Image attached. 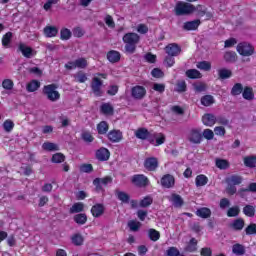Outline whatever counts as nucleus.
<instances>
[{"instance_id":"nucleus-1","label":"nucleus","mask_w":256,"mask_h":256,"mask_svg":"<svg viewBox=\"0 0 256 256\" xmlns=\"http://www.w3.org/2000/svg\"><path fill=\"white\" fill-rule=\"evenodd\" d=\"M122 41L125 43L124 49L126 53L133 55L137 51V45L141 41V37L137 33L128 32L123 36Z\"/></svg>"},{"instance_id":"nucleus-2","label":"nucleus","mask_w":256,"mask_h":256,"mask_svg":"<svg viewBox=\"0 0 256 256\" xmlns=\"http://www.w3.org/2000/svg\"><path fill=\"white\" fill-rule=\"evenodd\" d=\"M57 89H59V85L55 83L44 85L42 89V94L51 103H56V101H59V99H61V93H59Z\"/></svg>"},{"instance_id":"nucleus-3","label":"nucleus","mask_w":256,"mask_h":256,"mask_svg":"<svg viewBox=\"0 0 256 256\" xmlns=\"http://www.w3.org/2000/svg\"><path fill=\"white\" fill-rule=\"evenodd\" d=\"M176 17H183V15H193V4L189 2L178 1L174 7Z\"/></svg>"},{"instance_id":"nucleus-4","label":"nucleus","mask_w":256,"mask_h":256,"mask_svg":"<svg viewBox=\"0 0 256 256\" xmlns=\"http://www.w3.org/2000/svg\"><path fill=\"white\" fill-rule=\"evenodd\" d=\"M187 140L189 143H192V145H201V143H203V134L201 133V129L192 128L187 135Z\"/></svg>"},{"instance_id":"nucleus-5","label":"nucleus","mask_w":256,"mask_h":256,"mask_svg":"<svg viewBox=\"0 0 256 256\" xmlns=\"http://www.w3.org/2000/svg\"><path fill=\"white\" fill-rule=\"evenodd\" d=\"M109 183H113V177L105 176L104 178H95L93 180V185L95 186L97 193H105V188L109 185Z\"/></svg>"},{"instance_id":"nucleus-6","label":"nucleus","mask_w":256,"mask_h":256,"mask_svg":"<svg viewBox=\"0 0 256 256\" xmlns=\"http://www.w3.org/2000/svg\"><path fill=\"white\" fill-rule=\"evenodd\" d=\"M236 49L242 57H251L255 53V47L247 42H240Z\"/></svg>"},{"instance_id":"nucleus-7","label":"nucleus","mask_w":256,"mask_h":256,"mask_svg":"<svg viewBox=\"0 0 256 256\" xmlns=\"http://www.w3.org/2000/svg\"><path fill=\"white\" fill-rule=\"evenodd\" d=\"M131 183L135 185V187H147L149 186V178L144 174H135L131 177Z\"/></svg>"},{"instance_id":"nucleus-8","label":"nucleus","mask_w":256,"mask_h":256,"mask_svg":"<svg viewBox=\"0 0 256 256\" xmlns=\"http://www.w3.org/2000/svg\"><path fill=\"white\" fill-rule=\"evenodd\" d=\"M143 165L146 171H157V169H159V159H157V157H147L145 158Z\"/></svg>"},{"instance_id":"nucleus-9","label":"nucleus","mask_w":256,"mask_h":256,"mask_svg":"<svg viewBox=\"0 0 256 256\" xmlns=\"http://www.w3.org/2000/svg\"><path fill=\"white\" fill-rule=\"evenodd\" d=\"M101 87H103V80L99 77H94L91 82V89L95 97L103 96V90H101Z\"/></svg>"},{"instance_id":"nucleus-10","label":"nucleus","mask_w":256,"mask_h":256,"mask_svg":"<svg viewBox=\"0 0 256 256\" xmlns=\"http://www.w3.org/2000/svg\"><path fill=\"white\" fill-rule=\"evenodd\" d=\"M147 95V89L144 86L136 85L131 88V97L136 101H141Z\"/></svg>"},{"instance_id":"nucleus-11","label":"nucleus","mask_w":256,"mask_h":256,"mask_svg":"<svg viewBox=\"0 0 256 256\" xmlns=\"http://www.w3.org/2000/svg\"><path fill=\"white\" fill-rule=\"evenodd\" d=\"M107 139L110 143H121L123 141V132L117 129L110 130L107 133Z\"/></svg>"},{"instance_id":"nucleus-12","label":"nucleus","mask_w":256,"mask_h":256,"mask_svg":"<svg viewBox=\"0 0 256 256\" xmlns=\"http://www.w3.org/2000/svg\"><path fill=\"white\" fill-rule=\"evenodd\" d=\"M160 183L164 189H173V187H175V176L171 174H165L160 179Z\"/></svg>"},{"instance_id":"nucleus-13","label":"nucleus","mask_w":256,"mask_h":256,"mask_svg":"<svg viewBox=\"0 0 256 256\" xmlns=\"http://www.w3.org/2000/svg\"><path fill=\"white\" fill-rule=\"evenodd\" d=\"M165 53L167 55H170L172 57H179V55H181V46H179V44L177 43H170L168 44L165 48Z\"/></svg>"},{"instance_id":"nucleus-14","label":"nucleus","mask_w":256,"mask_h":256,"mask_svg":"<svg viewBox=\"0 0 256 256\" xmlns=\"http://www.w3.org/2000/svg\"><path fill=\"white\" fill-rule=\"evenodd\" d=\"M18 50L22 53L23 57L26 59H31L37 55V51L33 50L30 46L25 45L24 43H20L18 45Z\"/></svg>"},{"instance_id":"nucleus-15","label":"nucleus","mask_w":256,"mask_h":256,"mask_svg":"<svg viewBox=\"0 0 256 256\" xmlns=\"http://www.w3.org/2000/svg\"><path fill=\"white\" fill-rule=\"evenodd\" d=\"M95 157L97 161H101V162L109 161L111 157V152L109 151V149L105 147H100L98 150H96Z\"/></svg>"},{"instance_id":"nucleus-16","label":"nucleus","mask_w":256,"mask_h":256,"mask_svg":"<svg viewBox=\"0 0 256 256\" xmlns=\"http://www.w3.org/2000/svg\"><path fill=\"white\" fill-rule=\"evenodd\" d=\"M90 213L95 219H99L102 215H105V205L102 203H96L91 207Z\"/></svg>"},{"instance_id":"nucleus-17","label":"nucleus","mask_w":256,"mask_h":256,"mask_svg":"<svg viewBox=\"0 0 256 256\" xmlns=\"http://www.w3.org/2000/svg\"><path fill=\"white\" fill-rule=\"evenodd\" d=\"M201 25L200 19L184 22L182 29L183 31H197Z\"/></svg>"},{"instance_id":"nucleus-18","label":"nucleus","mask_w":256,"mask_h":256,"mask_svg":"<svg viewBox=\"0 0 256 256\" xmlns=\"http://www.w3.org/2000/svg\"><path fill=\"white\" fill-rule=\"evenodd\" d=\"M202 123L205 125V127H213V125L217 123V116L212 113H205L202 116Z\"/></svg>"},{"instance_id":"nucleus-19","label":"nucleus","mask_w":256,"mask_h":256,"mask_svg":"<svg viewBox=\"0 0 256 256\" xmlns=\"http://www.w3.org/2000/svg\"><path fill=\"white\" fill-rule=\"evenodd\" d=\"M43 34L48 39H52L53 37H57V35H59V28L56 26L47 25L43 29Z\"/></svg>"},{"instance_id":"nucleus-20","label":"nucleus","mask_w":256,"mask_h":256,"mask_svg":"<svg viewBox=\"0 0 256 256\" xmlns=\"http://www.w3.org/2000/svg\"><path fill=\"white\" fill-rule=\"evenodd\" d=\"M106 57L110 63H119L121 61V52L117 50H110L106 54Z\"/></svg>"},{"instance_id":"nucleus-21","label":"nucleus","mask_w":256,"mask_h":256,"mask_svg":"<svg viewBox=\"0 0 256 256\" xmlns=\"http://www.w3.org/2000/svg\"><path fill=\"white\" fill-rule=\"evenodd\" d=\"M242 97L246 101H253V99H255V92L253 91V87L245 86L244 90L242 91Z\"/></svg>"},{"instance_id":"nucleus-22","label":"nucleus","mask_w":256,"mask_h":256,"mask_svg":"<svg viewBox=\"0 0 256 256\" xmlns=\"http://www.w3.org/2000/svg\"><path fill=\"white\" fill-rule=\"evenodd\" d=\"M70 239L72 245H75V247H81L85 243V238L81 233H74Z\"/></svg>"},{"instance_id":"nucleus-23","label":"nucleus","mask_w":256,"mask_h":256,"mask_svg":"<svg viewBox=\"0 0 256 256\" xmlns=\"http://www.w3.org/2000/svg\"><path fill=\"white\" fill-rule=\"evenodd\" d=\"M231 229L234 231H243L245 227V220L243 218H237L230 224Z\"/></svg>"},{"instance_id":"nucleus-24","label":"nucleus","mask_w":256,"mask_h":256,"mask_svg":"<svg viewBox=\"0 0 256 256\" xmlns=\"http://www.w3.org/2000/svg\"><path fill=\"white\" fill-rule=\"evenodd\" d=\"M149 135V130L145 127L138 128L135 131V137L140 139L141 141H147V137Z\"/></svg>"},{"instance_id":"nucleus-25","label":"nucleus","mask_w":256,"mask_h":256,"mask_svg":"<svg viewBox=\"0 0 256 256\" xmlns=\"http://www.w3.org/2000/svg\"><path fill=\"white\" fill-rule=\"evenodd\" d=\"M100 112L102 115H113L115 113V108L110 103H102L100 106Z\"/></svg>"},{"instance_id":"nucleus-26","label":"nucleus","mask_w":256,"mask_h":256,"mask_svg":"<svg viewBox=\"0 0 256 256\" xmlns=\"http://www.w3.org/2000/svg\"><path fill=\"white\" fill-rule=\"evenodd\" d=\"M197 243V239L191 238L190 241L185 246L184 251L186 253H195L197 251Z\"/></svg>"},{"instance_id":"nucleus-27","label":"nucleus","mask_w":256,"mask_h":256,"mask_svg":"<svg viewBox=\"0 0 256 256\" xmlns=\"http://www.w3.org/2000/svg\"><path fill=\"white\" fill-rule=\"evenodd\" d=\"M209 183V178L205 174L197 175L195 178L196 187H205Z\"/></svg>"},{"instance_id":"nucleus-28","label":"nucleus","mask_w":256,"mask_h":256,"mask_svg":"<svg viewBox=\"0 0 256 256\" xmlns=\"http://www.w3.org/2000/svg\"><path fill=\"white\" fill-rule=\"evenodd\" d=\"M245 193H256V182H251L247 188H241L239 190L240 197H245Z\"/></svg>"},{"instance_id":"nucleus-29","label":"nucleus","mask_w":256,"mask_h":256,"mask_svg":"<svg viewBox=\"0 0 256 256\" xmlns=\"http://www.w3.org/2000/svg\"><path fill=\"white\" fill-rule=\"evenodd\" d=\"M195 12L198 17H205V15H209V13H207V7L201 4H197L196 6L193 5V13Z\"/></svg>"},{"instance_id":"nucleus-30","label":"nucleus","mask_w":256,"mask_h":256,"mask_svg":"<svg viewBox=\"0 0 256 256\" xmlns=\"http://www.w3.org/2000/svg\"><path fill=\"white\" fill-rule=\"evenodd\" d=\"M223 59L226 63H235L237 61V52L226 51L224 53Z\"/></svg>"},{"instance_id":"nucleus-31","label":"nucleus","mask_w":256,"mask_h":256,"mask_svg":"<svg viewBox=\"0 0 256 256\" xmlns=\"http://www.w3.org/2000/svg\"><path fill=\"white\" fill-rule=\"evenodd\" d=\"M170 201L173 203L174 207H181L182 205H185L183 197L179 194L172 193Z\"/></svg>"},{"instance_id":"nucleus-32","label":"nucleus","mask_w":256,"mask_h":256,"mask_svg":"<svg viewBox=\"0 0 256 256\" xmlns=\"http://www.w3.org/2000/svg\"><path fill=\"white\" fill-rule=\"evenodd\" d=\"M98 135H107L109 132V123L107 121H101L97 124Z\"/></svg>"},{"instance_id":"nucleus-33","label":"nucleus","mask_w":256,"mask_h":256,"mask_svg":"<svg viewBox=\"0 0 256 256\" xmlns=\"http://www.w3.org/2000/svg\"><path fill=\"white\" fill-rule=\"evenodd\" d=\"M11 41H13V32H7L2 36V47L9 49Z\"/></svg>"},{"instance_id":"nucleus-34","label":"nucleus","mask_w":256,"mask_h":256,"mask_svg":"<svg viewBox=\"0 0 256 256\" xmlns=\"http://www.w3.org/2000/svg\"><path fill=\"white\" fill-rule=\"evenodd\" d=\"M196 215L197 217H201V219H209V217H211V209L207 207L199 208L196 211Z\"/></svg>"},{"instance_id":"nucleus-35","label":"nucleus","mask_w":256,"mask_h":256,"mask_svg":"<svg viewBox=\"0 0 256 256\" xmlns=\"http://www.w3.org/2000/svg\"><path fill=\"white\" fill-rule=\"evenodd\" d=\"M215 165L218 169L225 171V169H229L231 164H229V160L216 158Z\"/></svg>"},{"instance_id":"nucleus-36","label":"nucleus","mask_w":256,"mask_h":256,"mask_svg":"<svg viewBox=\"0 0 256 256\" xmlns=\"http://www.w3.org/2000/svg\"><path fill=\"white\" fill-rule=\"evenodd\" d=\"M39 87H41V82L38 80H32L26 85V90L28 93H35Z\"/></svg>"},{"instance_id":"nucleus-37","label":"nucleus","mask_w":256,"mask_h":256,"mask_svg":"<svg viewBox=\"0 0 256 256\" xmlns=\"http://www.w3.org/2000/svg\"><path fill=\"white\" fill-rule=\"evenodd\" d=\"M226 182L228 185H241V183H243V177L234 174L227 178Z\"/></svg>"},{"instance_id":"nucleus-38","label":"nucleus","mask_w":256,"mask_h":256,"mask_svg":"<svg viewBox=\"0 0 256 256\" xmlns=\"http://www.w3.org/2000/svg\"><path fill=\"white\" fill-rule=\"evenodd\" d=\"M115 195L117 199L122 203H129V201L131 200V196H129V194L123 191L116 190Z\"/></svg>"},{"instance_id":"nucleus-39","label":"nucleus","mask_w":256,"mask_h":256,"mask_svg":"<svg viewBox=\"0 0 256 256\" xmlns=\"http://www.w3.org/2000/svg\"><path fill=\"white\" fill-rule=\"evenodd\" d=\"M148 237L150 241H153L155 243L159 241V239H161V232L155 230L154 228H150L148 230Z\"/></svg>"},{"instance_id":"nucleus-40","label":"nucleus","mask_w":256,"mask_h":256,"mask_svg":"<svg viewBox=\"0 0 256 256\" xmlns=\"http://www.w3.org/2000/svg\"><path fill=\"white\" fill-rule=\"evenodd\" d=\"M200 101L204 107H211L215 103V98L211 95H204Z\"/></svg>"},{"instance_id":"nucleus-41","label":"nucleus","mask_w":256,"mask_h":256,"mask_svg":"<svg viewBox=\"0 0 256 256\" xmlns=\"http://www.w3.org/2000/svg\"><path fill=\"white\" fill-rule=\"evenodd\" d=\"M85 209V204L83 202H76L72 205V207L69 210V213L74 214V213H82Z\"/></svg>"},{"instance_id":"nucleus-42","label":"nucleus","mask_w":256,"mask_h":256,"mask_svg":"<svg viewBox=\"0 0 256 256\" xmlns=\"http://www.w3.org/2000/svg\"><path fill=\"white\" fill-rule=\"evenodd\" d=\"M233 76V72L229 69L222 68L218 70V77L219 79L225 80L230 79Z\"/></svg>"},{"instance_id":"nucleus-43","label":"nucleus","mask_w":256,"mask_h":256,"mask_svg":"<svg viewBox=\"0 0 256 256\" xmlns=\"http://www.w3.org/2000/svg\"><path fill=\"white\" fill-rule=\"evenodd\" d=\"M73 37V32L68 28H62L60 30V39L61 41H69Z\"/></svg>"},{"instance_id":"nucleus-44","label":"nucleus","mask_w":256,"mask_h":256,"mask_svg":"<svg viewBox=\"0 0 256 256\" xmlns=\"http://www.w3.org/2000/svg\"><path fill=\"white\" fill-rule=\"evenodd\" d=\"M243 84L241 83H235L231 89V95L232 97H237V95H241L243 93Z\"/></svg>"},{"instance_id":"nucleus-45","label":"nucleus","mask_w":256,"mask_h":256,"mask_svg":"<svg viewBox=\"0 0 256 256\" xmlns=\"http://www.w3.org/2000/svg\"><path fill=\"white\" fill-rule=\"evenodd\" d=\"M244 165L253 169L256 167V156H247L244 158Z\"/></svg>"},{"instance_id":"nucleus-46","label":"nucleus","mask_w":256,"mask_h":256,"mask_svg":"<svg viewBox=\"0 0 256 256\" xmlns=\"http://www.w3.org/2000/svg\"><path fill=\"white\" fill-rule=\"evenodd\" d=\"M243 213L246 217H255V206L247 204L243 207Z\"/></svg>"},{"instance_id":"nucleus-47","label":"nucleus","mask_w":256,"mask_h":256,"mask_svg":"<svg viewBox=\"0 0 256 256\" xmlns=\"http://www.w3.org/2000/svg\"><path fill=\"white\" fill-rule=\"evenodd\" d=\"M232 252L234 253V255H245V246L236 243L232 246Z\"/></svg>"},{"instance_id":"nucleus-48","label":"nucleus","mask_w":256,"mask_h":256,"mask_svg":"<svg viewBox=\"0 0 256 256\" xmlns=\"http://www.w3.org/2000/svg\"><path fill=\"white\" fill-rule=\"evenodd\" d=\"M74 221L75 223H77V225H85V223H87V214L85 213L76 214L74 216Z\"/></svg>"},{"instance_id":"nucleus-49","label":"nucleus","mask_w":256,"mask_h":256,"mask_svg":"<svg viewBox=\"0 0 256 256\" xmlns=\"http://www.w3.org/2000/svg\"><path fill=\"white\" fill-rule=\"evenodd\" d=\"M150 205H153V198L151 196H146L139 202V207L142 209L150 207Z\"/></svg>"},{"instance_id":"nucleus-50","label":"nucleus","mask_w":256,"mask_h":256,"mask_svg":"<svg viewBox=\"0 0 256 256\" xmlns=\"http://www.w3.org/2000/svg\"><path fill=\"white\" fill-rule=\"evenodd\" d=\"M188 79H201V72L197 69H189L186 71Z\"/></svg>"},{"instance_id":"nucleus-51","label":"nucleus","mask_w":256,"mask_h":256,"mask_svg":"<svg viewBox=\"0 0 256 256\" xmlns=\"http://www.w3.org/2000/svg\"><path fill=\"white\" fill-rule=\"evenodd\" d=\"M239 213H241L239 206H233L227 210L226 215L227 217H239Z\"/></svg>"},{"instance_id":"nucleus-52","label":"nucleus","mask_w":256,"mask_h":256,"mask_svg":"<svg viewBox=\"0 0 256 256\" xmlns=\"http://www.w3.org/2000/svg\"><path fill=\"white\" fill-rule=\"evenodd\" d=\"M44 151H59V146L53 142H44L42 145Z\"/></svg>"},{"instance_id":"nucleus-53","label":"nucleus","mask_w":256,"mask_h":256,"mask_svg":"<svg viewBox=\"0 0 256 256\" xmlns=\"http://www.w3.org/2000/svg\"><path fill=\"white\" fill-rule=\"evenodd\" d=\"M3 129L6 133H11L15 129V123L11 119H7L3 123Z\"/></svg>"},{"instance_id":"nucleus-54","label":"nucleus","mask_w":256,"mask_h":256,"mask_svg":"<svg viewBox=\"0 0 256 256\" xmlns=\"http://www.w3.org/2000/svg\"><path fill=\"white\" fill-rule=\"evenodd\" d=\"M197 69L201 71H211V62L209 61H200L196 65Z\"/></svg>"},{"instance_id":"nucleus-55","label":"nucleus","mask_w":256,"mask_h":256,"mask_svg":"<svg viewBox=\"0 0 256 256\" xmlns=\"http://www.w3.org/2000/svg\"><path fill=\"white\" fill-rule=\"evenodd\" d=\"M214 137H215V132H213V130L209 128L203 130L202 141H203V138L206 139L207 141H211L213 140Z\"/></svg>"},{"instance_id":"nucleus-56","label":"nucleus","mask_w":256,"mask_h":256,"mask_svg":"<svg viewBox=\"0 0 256 256\" xmlns=\"http://www.w3.org/2000/svg\"><path fill=\"white\" fill-rule=\"evenodd\" d=\"M166 137L163 133H156V139L154 142V147H159V145H163L165 143Z\"/></svg>"},{"instance_id":"nucleus-57","label":"nucleus","mask_w":256,"mask_h":256,"mask_svg":"<svg viewBox=\"0 0 256 256\" xmlns=\"http://www.w3.org/2000/svg\"><path fill=\"white\" fill-rule=\"evenodd\" d=\"M176 91L177 93H185L187 91V82L185 80L178 81L176 83Z\"/></svg>"},{"instance_id":"nucleus-58","label":"nucleus","mask_w":256,"mask_h":256,"mask_svg":"<svg viewBox=\"0 0 256 256\" xmlns=\"http://www.w3.org/2000/svg\"><path fill=\"white\" fill-rule=\"evenodd\" d=\"M2 87L6 91H11L13 89V87H15V83L11 79H4L2 81Z\"/></svg>"},{"instance_id":"nucleus-59","label":"nucleus","mask_w":256,"mask_h":256,"mask_svg":"<svg viewBox=\"0 0 256 256\" xmlns=\"http://www.w3.org/2000/svg\"><path fill=\"white\" fill-rule=\"evenodd\" d=\"M128 227H129L130 231L137 232V231H139V229H141V222L131 220L130 222H128Z\"/></svg>"},{"instance_id":"nucleus-60","label":"nucleus","mask_w":256,"mask_h":256,"mask_svg":"<svg viewBox=\"0 0 256 256\" xmlns=\"http://www.w3.org/2000/svg\"><path fill=\"white\" fill-rule=\"evenodd\" d=\"M52 163H63L65 162V156L63 153H55L51 158Z\"/></svg>"},{"instance_id":"nucleus-61","label":"nucleus","mask_w":256,"mask_h":256,"mask_svg":"<svg viewBox=\"0 0 256 256\" xmlns=\"http://www.w3.org/2000/svg\"><path fill=\"white\" fill-rule=\"evenodd\" d=\"M167 256H181V252L175 246H171L166 250Z\"/></svg>"},{"instance_id":"nucleus-62","label":"nucleus","mask_w":256,"mask_h":256,"mask_svg":"<svg viewBox=\"0 0 256 256\" xmlns=\"http://www.w3.org/2000/svg\"><path fill=\"white\" fill-rule=\"evenodd\" d=\"M76 68L78 69H85L88 65L87 59L85 58H78L75 60Z\"/></svg>"},{"instance_id":"nucleus-63","label":"nucleus","mask_w":256,"mask_h":256,"mask_svg":"<svg viewBox=\"0 0 256 256\" xmlns=\"http://www.w3.org/2000/svg\"><path fill=\"white\" fill-rule=\"evenodd\" d=\"M72 32L74 37H76L77 39H81V37L85 35V30L79 26L74 27Z\"/></svg>"},{"instance_id":"nucleus-64","label":"nucleus","mask_w":256,"mask_h":256,"mask_svg":"<svg viewBox=\"0 0 256 256\" xmlns=\"http://www.w3.org/2000/svg\"><path fill=\"white\" fill-rule=\"evenodd\" d=\"M244 231L246 235H256V223H250Z\"/></svg>"}]
</instances>
